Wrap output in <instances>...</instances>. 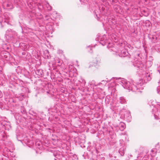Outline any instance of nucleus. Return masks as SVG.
<instances>
[{
  "label": "nucleus",
  "instance_id": "1",
  "mask_svg": "<svg viewBox=\"0 0 160 160\" xmlns=\"http://www.w3.org/2000/svg\"><path fill=\"white\" fill-rule=\"evenodd\" d=\"M121 82L122 83V85L124 88L133 92H141L140 90H142L143 89L142 87L143 82L141 80L136 83V85H135L132 82L131 83L125 79L122 80Z\"/></svg>",
  "mask_w": 160,
  "mask_h": 160
},
{
  "label": "nucleus",
  "instance_id": "2",
  "mask_svg": "<svg viewBox=\"0 0 160 160\" xmlns=\"http://www.w3.org/2000/svg\"><path fill=\"white\" fill-rule=\"evenodd\" d=\"M6 34L10 37V39H13L17 35V33L14 31H13L11 29H9L6 31Z\"/></svg>",
  "mask_w": 160,
  "mask_h": 160
},
{
  "label": "nucleus",
  "instance_id": "3",
  "mask_svg": "<svg viewBox=\"0 0 160 160\" xmlns=\"http://www.w3.org/2000/svg\"><path fill=\"white\" fill-rule=\"evenodd\" d=\"M99 43L103 46L107 45V44H110L108 40L106 38V36L104 35L101 38Z\"/></svg>",
  "mask_w": 160,
  "mask_h": 160
},
{
  "label": "nucleus",
  "instance_id": "4",
  "mask_svg": "<svg viewBox=\"0 0 160 160\" xmlns=\"http://www.w3.org/2000/svg\"><path fill=\"white\" fill-rule=\"evenodd\" d=\"M135 67H137L138 69L142 70L144 68V66L142 62L140 61H138L135 62L134 64Z\"/></svg>",
  "mask_w": 160,
  "mask_h": 160
},
{
  "label": "nucleus",
  "instance_id": "5",
  "mask_svg": "<svg viewBox=\"0 0 160 160\" xmlns=\"http://www.w3.org/2000/svg\"><path fill=\"white\" fill-rule=\"evenodd\" d=\"M100 62V59L99 57H96L93 59L92 61V65L93 66H96Z\"/></svg>",
  "mask_w": 160,
  "mask_h": 160
},
{
  "label": "nucleus",
  "instance_id": "6",
  "mask_svg": "<svg viewBox=\"0 0 160 160\" xmlns=\"http://www.w3.org/2000/svg\"><path fill=\"white\" fill-rule=\"evenodd\" d=\"M124 118L128 121H130L131 119V116L129 112H126V115L124 116Z\"/></svg>",
  "mask_w": 160,
  "mask_h": 160
},
{
  "label": "nucleus",
  "instance_id": "7",
  "mask_svg": "<svg viewBox=\"0 0 160 160\" xmlns=\"http://www.w3.org/2000/svg\"><path fill=\"white\" fill-rule=\"evenodd\" d=\"M120 54H119L118 55L121 57H124L127 55L128 52L126 51L122 50L121 51Z\"/></svg>",
  "mask_w": 160,
  "mask_h": 160
},
{
  "label": "nucleus",
  "instance_id": "8",
  "mask_svg": "<svg viewBox=\"0 0 160 160\" xmlns=\"http://www.w3.org/2000/svg\"><path fill=\"white\" fill-rule=\"evenodd\" d=\"M125 149L123 147L119 149L118 152L121 155V156H123L124 154V151Z\"/></svg>",
  "mask_w": 160,
  "mask_h": 160
},
{
  "label": "nucleus",
  "instance_id": "9",
  "mask_svg": "<svg viewBox=\"0 0 160 160\" xmlns=\"http://www.w3.org/2000/svg\"><path fill=\"white\" fill-rule=\"evenodd\" d=\"M147 79V81H150L151 79V77L150 73H147L144 77V80Z\"/></svg>",
  "mask_w": 160,
  "mask_h": 160
},
{
  "label": "nucleus",
  "instance_id": "10",
  "mask_svg": "<svg viewBox=\"0 0 160 160\" xmlns=\"http://www.w3.org/2000/svg\"><path fill=\"white\" fill-rule=\"evenodd\" d=\"M125 128V124L122 122H120V129L121 131H123L124 128Z\"/></svg>",
  "mask_w": 160,
  "mask_h": 160
},
{
  "label": "nucleus",
  "instance_id": "11",
  "mask_svg": "<svg viewBox=\"0 0 160 160\" xmlns=\"http://www.w3.org/2000/svg\"><path fill=\"white\" fill-rule=\"evenodd\" d=\"M151 155L152 157H154L155 156L156 153V150L155 148L152 149L151 151Z\"/></svg>",
  "mask_w": 160,
  "mask_h": 160
},
{
  "label": "nucleus",
  "instance_id": "12",
  "mask_svg": "<svg viewBox=\"0 0 160 160\" xmlns=\"http://www.w3.org/2000/svg\"><path fill=\"white\" fill-rule=\"evenodd\" d=\"M44 58L46 59H49L50 58V56L48 52V51H46L44 55Z\"/></svg>",
  "mask_w": 160,
  "mask_h": 160
},
{
  "label": "nucleus",
  "instance_id": "13",
  "mask_svg": "<svg viewBox=\"0 0 160 160\" xmlns=\"http://www.w3.org/2000/svg\"><path fill=\"white\" fill-rule=\"evenodd\" d=\"M104 158L102 155H98L97 156L96 160H104Z\"/></svg>",
  "mask_w": 160,
  "mask_h": 160
},
{
  "label": "nucleus",
  "instance_id": "14",
  "mask_svg": "<svg viewBox=\"0 0 160 160\" xmlns=\"http://www.w3.org/2000/svg\"><path fill=\"white\" fill-rule=\"evenodd\" d=\"M119 101L122 104H124L126 102L125 99L123 97L120 98Z\"/></svg>",
  "mask_w": 160,
  "mask_h": 160
},
{
  "label": "nucleus",
  "instance_id": "15",
  "mask_svg": "<svg viewBox=\"0 0 160 160\" xmlns=\"http://www.w3.org/2000/svg\"><path fill=\"white\" fill-rule=\"evenodd\" d=\"M11 18L8 16L7 17V16H5V22H8L10 21V20Z\"/></svg>",
  "mask_w": 160,
  "mask_h": 160
},
{
  "label": "nucleus",
  "instance_id": "16",
  "mask_svg": "<svg viewBox=\"0 0 160 160\" xmlns=\"http://www.w3.org/2000/svg\"><path fill=\"white\" fill-rule=\"evenodd\" d=\"M74 69V67L72 65H69L68 66V70L69 72H71L72 70Z\"/></svg>",
  "mask_w": 160,
  "mask_h": 160
},
{
  "label": "nucleus",
  "instance_id": "17",
  "mask_svg": "<svg viewBox=\"0 0 160 160\" xmlns=\"http://www.w3.org/2000/svg\"><path fill=\"white\" fill-rule=\"evenodd\" d=\"M7 7L9 8L10 9H12L13 8L12 4L10 3L7 4Z\"/></svg>",
  "mask_w": 160,
  "mask_h": 160
},
{
  "label": "nucleus",
  "instance_id": "18",
  "mask_svg": "<svg viewBox=\"0 0 160 160\" xmlns=\"http://www.w3.org/2000/svg\"><path fill=\"white\" fill-rule=\"evenodd\" d=\"M159 85L157 88V93L160 94V81L158 82Z\"/></svg>",
  "mask_w": 160,
  "mask_h": 160
},
{
  "label": "nucleus",
  "instance_id": "19",
  "mask_svg": "<svg viewBox=\"0 0 160 160\" xmlns=\"http://www.w3.org/2000/svg\"><path fill=\"white\" fill-rule=\"evenodd\" d=\"M42 71L41 70H38L36 72V73H37V74L39 75H41L42 74Z\"/></svg>",
  "mask_w": 160,
  "mask_h": 160
},
{
  "label": "nucleus",
  "instance_id": "20",
  "mask_svg": "<svg viewBox=\"0 0 160 160\" xmlns=\"http://www.w3.org/2000/svg\"><path fill=\"white\" fill-rule=\"evenodd\" d=\"M46 6L47 7V8L48 10H51L52 9V8L51 6L48 3H47L46 5Z\"/></svg>",
  "mask_w": 160,
  "mask_h": 160
},
{
  "label": "nucleus",
  "instance_id": "21",
  "mask_svg": "<svg viewBox=\"0 0 160 160\" xmlns=\"http://www.w3.org/2000/svg\"><path fill=\"white\" fill-rule=\"evenodd\" d=\"M148 158V155H145L143 157V159L144 160H148L147 159Z\"/></svg>",
  "mask_w": 160,
  "mask_h": 160
},
{
  "label": "nucleus",
  "instance_id": "22",
  "mask_svg": "<svg viewBox=\"0 0 160 160\" xmlns=\"http://www.w3.org/2000/svg\"><path fill=\"white\" fill-rule=\"evenodd\" d=\"M82 83L83 84L82 86L84 88V87L85 86V82L84 80H82Z\"/></svg>",
  "mask_w": 160,
  "mask_h": 160
},
{
  "label": "nucleus",
  "instance_id": "23",
  "mask_svg": "<svg viewBox=\"0 0 160 160\" xmlns=\"http://www.w3.org/2000/svg\"><path fill=\"white\" fill-rule=\"evenodd\" d=\"M2 94L1 92V91L0 90V98H2Z\"/></svg>",
  "mask_w": 160,
  "mask_h": 160
},
{
  "label": "nucleus",
  "instance_id": "24",
  "mask_svg": "<svg viewBox=\"0 0 160 160\" xmlns=\"http://www.w3.org/2000/svg\"><path fill=\"white\" fill-rule=\"evenodd\" d=\"M152 102V100H150L149 102V104L151 106V103Z\"/></svg>",
  "mask_w": 160,
  "mask_h": 160
},
{
  "label": "nucleus",
  "instance_id": "25",
  "mask_svg": "<svg viewBox=\"0 0 160 160\" xmlns=\"http://www.w3.org/2000/svg\"><path fill=\"white\" fill-rule=\"evenodd\" d=\"M2 71V68L1 67H0V73H1Z\"/></svg>",
  "mask_w": 160,
  "mask_h": 160
},
{
  "label": "nucleus",
  "instance_id": "26",
  "mask_svg": "<svg viewBox=\"0 0 160 160\" xmlns=\"http://www.w3.org/2000/svg\"><path fill=\"white\" fill-rule=\"evenodd\" d=\"M38 145L39 146H41V144L40 143H38Z\"/></svg>",
  "mask_w": 160,
  "mask_h": 160
},
{
  "label": "nucleus",
  "instance_id": "27",
  "mask_svg": "<svg viewBox=\"0 0 160 160\" xmlns=\"http://www.w3.org/2000/svg\"><path fill=\"white\" fill-rule=\"evenodd\" d=\"M119 51H117V52H116L117 53H119Z\"/></svg>",
  "mask_w": 160,
  "mask_h": 160
},
{
  "label": "nucleus",
  "instance_id": "28",
  "mask_svg": "<svg viewBox=\"0 0 160 160\" xmlns=\"http://www.w3.org/2000/svg\"><path fill=\"white\" fill-rule=\"evenodd\" d=\"M130 156L131 157H132V156L131 155Z\"/></svg>",
  "mask_w": 160,
  "mask_h": 160
},
{
  "label": "nucleus",
  "instance_id": "29",
  "mask_svg": "<svg viewBox=\"0 0 160 160\" xmlns=\"http://www.w3.org/2000/svg\"><path fill=\"white\" fill-rule=\"evenodd\" d=\"M48 25H47L46 28H48Z\"/></svg>",
  "mask_w": 160,
  "mask_h": 160
}]
</instances>
